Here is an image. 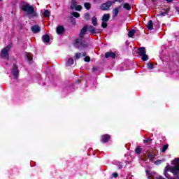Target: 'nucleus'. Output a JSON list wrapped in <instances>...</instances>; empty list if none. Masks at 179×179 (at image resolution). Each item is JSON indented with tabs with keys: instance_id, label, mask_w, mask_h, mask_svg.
I'll list each match as a JSON object with an SVG mask.
<instances>
[{
	"instance_id": "16",
	"label": "nucleus",
	"mask_w": 179,
	"mask_h": 179,
	"mask_svg": "<svg viewBox=\"0 0 179 179\" xmlns=\"http://www.w3.org/2000/svg\"><path fill=\"white\" fill-rule=\"evenodd\" d=\"M77 5L78 3L76 2V0H72L70 6V9H71V10H73V9L76 8Z\"/></svg>"
},
{
	"instance_id": "2",
	"label": "nucleus",
	"mask_w": 179,
	"mask_h": 179,
	"mask_svg": "<svg viewBox=\"0 0 179 179\" xmlns=\"http://www.w3.org/2000/svg\"><path fill=\"white\" fill-rule=\"evenodd\" d=\"M22 9L24 12H27L29 19H31V17H34V16H36V12L34 11V7H33V6L26 4L22 6Z\"/></svg>"
},
{
	"instance_id": "8",
	"label": "nucleus",
	"mask_w": 179,
	"mask_h": 179,
	"mask_svg": "<svg viewBox=\"0 0 179 179\" xmlns=\"http://www.w3.org/2000/svg\"><path fill=\"white\" fill-rule=\"evenodd\" d=\"M121 8L122 6H119L113 10V12H112L113 17H117V16H118V13H120V10H121Z\"/></svg>"
},
{
	"instance_id": "12",
	"label": "nucleus",
	"mask_w": 179,
	"mask_h": 179,
	"mask_svg": "<svg viewBox=\"0 0 179 179\" xmlns=\"http://www.w3.org/2000/svg\"><path fill=\"white\" fill-rule=\"evenodd\" d=\"M42 41L48 44V43H50V36L48 34L43 35L42 36Z\"/></svg>"
},
{
	"instance_id": "20",
	"label": "nucleus",
	"mask_w": 179,
	"mask_h": 179,
	"mask_svg": "<svg viewBox=\"0 0 179 179\" xmlns=\"http://www.w3.org/2000/svg\"><path fill=\"white\" fill-rule=\"evenodd\" d=\"M71 65H73V59L69 58L66 63V66H71Z\"/></svg>"
},
{
	"instance_id": "18",
	"label": "nucleus",
	"mask_w": 179,
	"mask_h": 179,
	"mask_svg": "<svg viewBox=\"0 0 179 179\" xmlns=\"http://www.w3.org/2000/svg\"><path fill=\"white\" fill-rule=\"evenodd\" d=\"M110 20V14H104L102 17V22H108Z\"/></svg>"
},
{
	"instance_id": "9",
	"label": "nucleus",
	"mask_w": 179,
	"mask_h": 179,
	"mask_svg": "<svg viewBox=\"0 0 179 179\" xmlns=\"http://www.w3.org/2000/svg\"><path fill=\"white\" fill-rule=\"evenodd\" d=\"M88 31H90V33H94V34H97V33H99V30L97 29H95L94 27L93 26H90L87 27Z\"/></svg>"
},
{
	"instance_id": "37",
	"label": "nucleus",
	"mask_w": 179,
	"mask_h": 179,
	"mask_svg": "<svg viewBox=\"0 0 179 179\" xmlns=\"http://www.w3.org/2000/svg\"><path fill=\"white\" fill-rule=\"evenodd\" d=\"M144 143H146L148 142H152V140L150 138H145L144 141H143Z\"/></svg>"
},
{
	"instance_id": "50",
	"label": "nucleus",
	"mask_w": 179,
	"mask_h": 179,
	"mask_svg": "<svg viewBox=\"0 0 179 179\" xmlns=\"http://www.w3.org/2000/svg\"><path fill=\"white\" fill-rule=\"evenodd\" d=\"M1 1H2V0H0V2H1Z\"/></svg>"
},
{
	"instance_id": "49",
	"label": "nucleus",
	"mask_w": 179,
	"mask_h": 179,
	"mask_svg": "<svg viewBox=\"0 0 179 179\" xmlns=\"http://www.w3.org/2000/svg\"><path fill=\"white\" fill-rule=\"evenodd\" d=\"M150 177H152V175H150Z\"/></svg>"
},
{
	"instance_id": "29",
	"label": "nucleus",
	"mask_w": 179,
	"mask_h": 179,
	"mask_svg": "<svg viewBox=\"0 0 179 179\" xmlns=\"http://www.w3.org/2000/svg\"><path fill=\"white\" fill-rule=\"evenodd\" d=\"M141 57L143 61H148V57L146 54L143 55L142 56H141Z\"/></svg>"
},
{
	"instance_id": "14",
	"label": "nucleus",
	"mask_w": 179,
	"mask_h": 179,
	"mask_svg": "<svg viewBox=\"0 0 179 179\" xmlns=\"http://www.w3.org/2000/svg\"><path fill=\"white\" fill-rule=\"evenodd\" d=\"M170 12V8H167L166 9H164V11L160 13L159 14H157V16H166Z\"/></svg>"
},
{
	"instance_id": "26",
	"label": "nucleus",
	"mask_w": 179,
	"mask_h": 179,
	"mask_svg": "<svg viewBox=\"0 0 179 179\" xmlns=\"http://www.w3.org/2000/svg\"><path fill=\"white\" fill-rule=\"evenodd\" d=\"M135 29L129 31L128 34L129 37H134V36L135 35Z\"/></svg>"
},
{
	"instance_id": "1",
	"label": "nucleus",
	"mask_w": 179,
	"mask_h": 179,
	"mask_svg": "<svg viewBox=\"0 0 179 179\" xmlns=\"http://www.w3.org/2000/svg\"><path fill=\"white\" fill-rule=\"evenodd\" d=\"M87 31V27H84L80 33V37L77 38L75 41V47L77 48H80L81 50H83L87 47V43H86V41L83 40L84 36L86 34V32Z\"/></svg>"
},
{
	"instance_id": "24",
	"label": "nucleus",
	"mask_w": 179,
	"mask_h": 179,
	"mask_svg": "<svg viewBox=\"0 0 179 179\" xmlns=\"http://www.w3.org/2000/svg\"><path fill=\"white\" fill-rule=\"evenodd\" d=\"M92 22L93 26H97V17L96 16H94L92 19Z\"/></svg>"
},
{
	"instance_id": "30",
	"label": "nucleus",
	"mask_w": 179,
	"mask_h": 179,
	"mask_svg": "<svg viewBox=\"0 0 179 179\" xmlns=\"http://www.w3.org/2000/svg\"><path fill=\"white\" fill-rule=\"evenodd\" d=\"M76 10H78V12H80L82 10V6L77 5L76 6V8H74Z\"/></svg>"
},
{
	"instance_id": "27",
	"label": "nucleus",
	"mask_w": 179,
	"mask_h": 179,
	"mask_svg": "<svg viewBox=\"0 0 179 179\" xmlns=\"http://www.w3.org/2000/svg\"><path fill=\"white\" fill-rule=\"evenodd\" d=\"M84 17H85V20H90V14H89V13H85V14H84Z\"/></svg>"
},
{
	"instance_id": "6",
	"label": "nucleus",
	"mask_w": 179,
	"mask_h": 179,
	"mask_svg": "<svg viewBox=\"0 0 179 179\" xmlns=\"http://www.w3.org/2000/svg\"><path fill=\"white\" fill-rule=\"evenodd\" d=\"M11 73L13 76L14 79H17V78H19V69L15 64L13 65V67L11 70Z\"/></svg>"
},
{
	"instance_id": "36",
	"label": "nucleus",
	"mask_w": 179,
	"mask_h": 179,
	"mask_svg": "<svg viewBox=\"0 0 179 179\" xmlns=\"http://www.w3.org/2000/svg\"><path fill=\"white\" fill-rule=\"evenodd\" d=\"M116 166H117L118 169H121L122 167V164H121V162H116Z\"/></svg>"
},
{
	"instance_id": "25",
	"label": "nucleus",
	"mask_w": 179,
	"mask_h": 179,
	"mask_svg": "<svg viewBox=\"0 0 179 179\" xmlns=\"http://www.w3.org/2000/svg\"><path fill=\"white\" fill-rule=\"evenodd\" d=\"M135 152L136 153V155H141V153L142 152V148L141 147H137L135 150Z\"/></svg>"
},
{
	"instance_id": "45",
	"label": "nucleus",
	"mask_w": 179,
	"mask_h": 179,
	"mask_svg": "<svg viewBox=\"0 0 179 179\" xmlns=\"http://www.w3.org/2000/svg\"><path fill=\"white\" fill-rule=\"evenodd\" d=\"M166 2H168V3L173 2V0H166Z\"/></svg>"
},
{
	"instance_id": "7",
	"label": "nucleus",
	"mask_w": 179,
	"mask_h": 179,
	"mask_svg": "<svg viewBox=\"0 0 179 179\" xmlns=\"http://www.w3.org/2000/svg\"><path fill=\"white\" fill-rule=\"evenodd\" d=\"M111 139V136L109 134H103L101 136V142L102 143H107Z\"/></svg>"
},
{
	"instance_id": "32",
	"label": "nucleus",
	"mask_w": 179,
	"mask_h": 179,
	"mask_svg": "<svg viewBox=\"0 0 179 179\" xmlns=\"http://www.w3.org/2000/svg\"><path fill=\"white\" fill-rule=\"evenodd\" d=\"M167 148H169V145H163L162 152H163L164 153V152H166V150H167Z\"/></svg>"
},
{
	"instance_id": "5",
	"label": "nucleus",
	"mask_w": 179,
	"mask_h": 179,
	"mask_svg": "<svg viewBox=\"0 0 179 179\" xmlns=\"http://www.w3.org/2000/svg\"><path fill=\"white\" fill-rule=\"evenodd\" d=\"M113 3H115V1H107L106 3H103L101 6V10H108V9H110V8L111 7V5H113Z\"/></svg>"
},
{
	"instance_id": "28",
	"label": "nucleus",
	"mask_w": 179,
	"mask_h": 179,
	"mask_svg": "<svg viewBox=\"0 0 179 179\" xmlns=\"http://www.w3.org/2000/svg\"><path fill=\"white\" fill-rule=\"evenodd\" d=\"M71 15H73L74 17H80V14L77 12H73L71 13Z\"/></svg>"
},
{
	"instance_id": "46",
	"label": "nucleus",
	"mask_w": 179,
	"mask_h": 179,
	"mask_svg": "<svg viewBox=\"0 0 179 179\" xmlns=\"http://www.w3.org/2000/svg\"><path fill=\"white\" fill-rule=\"evenodd\" d=\"M176 10H177V12L179 13V7H177V8H176Z\"/></svg>"
},
{
	"instance_id": "34",
	"label": "nucleus",
	"mask_w": 179,
	"mask_h": 179,
	"mask_svg": "<svg viewBox=\"0 0 179 179\" xmlns=\"http://www.w3.org/2000/svg\"><path fill=\"white\" fill-rule=\"evenodd\" d=\"M75 57H76V59H79V58L82 57V53H76Z\"/></svg>"
},
{
	"instance_id": "40",
	"label": "nucleus",
	"mask_w": 179,
	"mask_h": 179,
	"mask_svg": "<svg viewBox=\"0 0 179 179\" xmlns=\"http://www.w3.org/2000/svg\"><path fill=\"white\" fill-rule=\"evenodd\" d=\"M122 1H124V0H115L113 1L114 2H119V3H121V2H122Z\"/></svg>"
},
{
	"instance_id": "38",
	"label": "nucleus",
	"mask_w": 179,
	"mask_h": 179,
	"mask_svg": "<svg viewBox=\"0 0 179 179\" xmlns=\"http://www.w3.org/2000/svg\"><path fill=\"white\" fill-rule=\"evenodd\" d=\"M162 160H157L155 162V164H162Z\"/></svg>"
},
{
	"instance_id": "19",
	"label": "nucleus",
	"mask_w": 179,
	"mask_h": 179,
	"mask_svg": "<svg viewBox=\"0 0 179 179\" xmlns=\"http://www.w3.org/2000/svg\"><path fill=\"white\" fill-rule=\"evenodd\" d=\"M25 57L28 61H32L33 60V55L29 52L25 53Z\"/></svg>"
},
{
	"instance_id": "43",
	"label": "nucleus",
	"mask_w": 179,
	"mask_h": 179,
	"mask_svg": "<svg viewBox=\"0 0 179 179\" xmlns=\"http://www.w3.org/2000/svg\"><path fill=\"white\" fill-rule=\"evenodd\" d=\"M86 52H83V57H86Z\"/></svg>"
},
{
	"instance_id": "41",
	"label": "nucleus",
	"mask_w": 179,
	"mask_h": 179,
	"mask_svg": "<svg viewBox=\"0 0 179 179\" xmlns=\"http://www.w3.org/2000/svg\"><path fill=\"white\" fill-rule=\"evenodd\" d=\"M71 89V87H67L64 90V92H66L67 90H69Z\"/></svg>"
},
{
	"instance_id": "3",
	"label": "nucleus",
	"mask_w": 179,
	"mask_h": 179,
	"mask_svg": "<svg viewBox=\"0 0 179 179\" xmlns=\"http://www.w3.org/2000/svg\"><path fill=\"white\" fill-rule=\"evenodd\" d=\"M9 50H10V45H7L1 50V57L6 59H9Z\"/></svg>"
},
{
	"instance_id": "42",
	"label": "nucleus",
	"mask_w": 179,
	"mask_h": 179,
	"mask_svg": "<svg viewBox=\"0 0 179 179\" xmlns=\"http://www.w3.org/2000/svg\"><path fill=\"white\" fill-rule=\"evenodd\" d=\"M96 71H97V67H93L92 71L96 72Z\"/></svg>"
},
{
	"instance_id": "31",
	"label": "nucleus",
	"mask_w": 179,
	"mask_h": 179,
	"mask_svg": "<svg viewBox=\"0 0 179 179\" xmlns=\"http://www.w3.org/2000/svg\"><path fill=\"white\" fill-rule=\"evenodd\" d=\"M147 66H148V69H153L154 66H153V64H150V63H148L147 64Z\"/></svg>"
},
{
	"instance_id": "35",
	"label": "nucleus",
	"mask_w": 179,
	"mask_h": 179,
	"mask_svg": "<svg viewBox=\"0 0 179 179\" xmlns=\"http://www.w3.org/2000/svg\"><path fill=\"white\" fill-rule=\"evenodd\" d=\"M84 61H85V62H90V57H85L84 58Z\"/></svg>"
},
{
	"instance_id": "23",
	"label": "nucleus",
	"mask_w": 179,
	"mask_h": 179,
	"mask_svg": "<svg viewBox=\"0 0 179 179\" xmlns=\"http://www.w3.org/2000/svg\"><path fill=\"white\" fill-rule=\"evenodd\" d=\"M123 8L124 9H126V10H131V5H129L128 3H125L123 5Z\"/></svg>"
},
{
	"instance_id": "22",
	"label": "nucleus",
	"mask_w": 179,
	"mask_h": 179,
	"mask_svg": "<svg viewBox=\"0 0 179 179\" xmlns=\"http://www.w3.org/2000/svg\"><path fill=\"white\" fill-rule=\"evenodd\" d=\"M84 7L85 8V9L89 10L92 8V4H90V3H89V2H86L84 3Z\"/></svg>"
},
{
	"instance_id": "21",
	"label": "nucleus",
	"mask_w": 179,
	"mask_h": 179,
	"mask_svg": "<svg viewBox=\"0 0 179 179\" xmlns=\"http://www.w3.org/2000/svg\"><path fill=\"white\" fill-rule=\"evenodd\" d=\"M43 16L45 17H50L51 16V13L48 10H45L43 12Z\"/></svg>"
},
{
	"instance_id": "15",
	"label": "nucleus",
	"mask_w": 179,
	"mask_h": 179,
	"mask_svg": "<svg viewBox=\"0 0 179 179\" xmlns=\"http://www.w3.org/2000/svg\"><path fill=\"white\" fill-rule=\"evenodd\" d=\"M146 54V49L143 47H141L138 49V55L142 57V55H145Z\"/></svg>"
},
{
	"instance_id": "4",
	"label": "nucleus",
	"mask_w": 179,
	"mask_h": 179,
	"mask_svg": "<svg viewBox=\"0 0 179 179\" xmlns=\"http://www.w3.org/2000/svg\"><path fill=\"white\" fill-rule=\"evenodd\" d=\"M144 154L145 157H148L150 162H153L156 159V154L153 151H147Z\"/></svg>"
},
{
	"instance_id": "39",
	"label": "nucleus",
	"mask_w": 179,
	"mask_h": 179,
	"mask_svg": "<svg viewBox=\"0 0 179 179\" xmlns=\"http://www.w3.org/2000/svg\"><path fill=\"white\" fill-rule=\"evenodd\" d=\"M112 177H114V178H117L118 177V173H113Z\"/></svg>"
},
{
	"instance_id": "44",
	"label": "nucleus",
	"mask_w": 179,
	"mask_h": 179,
	"mask_svg": "<svg viewBox=\"0 0 179 179\" xmlns=\"http://www.w3.org/2000/svg\"><path fill=\"white\" fill-rule=\"evenodd\" d=\"M71 22H72L73 24H75L76 23V22L75 21V20H71Z\"/></svg>"
},
{
	"instance_id": "10",
	"label": "nucleus",
	"mask_w": 179,
	"mask_h": 179,
	"mask_svg": "<svg viewBox=\"0 0 179 179\" xmlns=\"http://www.w3.org/2000/svg\"><path fill=\"white\" fill-rule=\"evenodd\" d=\"M41 30V28L40 27V26L38 25H34L32 27H31V31L33 33H40V31Z\"/></svg>"
},
{
	"instance_id": "17",
	"label": "nucleus",
	"mask_w": 179,
	"mask_h": 179,
	"mask_svg": "<svg viewBox=\"0 0 179 179\" xmlns=\"http://www.w3.org/2000/svg\"><path fill=\"white\" fill-rule=\"evenodd\" d=\"M146 26H147V28L148 29V30H153V21H152V20L148 21Z\"/></svg>"
},
{
	"instance_id": "47",
	"label": "nucleus",
	"mask_w": 179,
	"mask_h": 179,
	"mask_svg": "<svg viewBox=\"0 0 179 179\" xmlns=\"http://www.w3.org/2000/svg\"><path fill=\"white\" fill-rule=\"evenodd\" d=\"M0 22H2V17L0 16Z\"/></svg>"
},
{
	"instance_id": "13",
	"label": "nucleus",
	"mask_w": 179,
	"mask_h": 179,
	"mask_svg": "<svg viewBox=\"0 0 179 179\" xmlns=\"http://www.w3.org/2000/svg\"><path fill=\"white\" fill-rule=\"evenodd\" d=\"M105 58H115V53L113 52H107L105 54Z\"/></svg>"
},
{
	"instance_id": "48",
	"label": "nucleus",
	"mask_w": 179,
	"mask_h": 179,
	"mask_svg": "<svg viewBox=\"0 0 179 179\" xmlns=\"http://www.w3.org/2000/svg\"><path fill=\"white\" fill-rule=\"evenodd\" d=\"M152 2H155V0H151Z\"/></svg>"
},
{
	"instance_id": "11",
	"label": "nucleus",
	"mask_w": 179,
	"mask_h": 179,
	"mask_svg": "<svg viewBox=\"0 0 179 179\" xmlns=\"http://www.w3.org/2000/svg\"><path fill=\"white\" fill-rule=\"evenodd\" d=\"M56 31L57 34L60 35L62 34L64 31H65V29L62 26H59L56 28Z\"/></svg>"
},
{
	"instance_id": "33",
	"label": "nucleus",
	"mask_w": 179,
	"mask_h": 179,
	"mask_svg": "<svg viewBox=\"0 0 179 179\" xmlns=\"http://www.w3.org/2000/svg\"><path fill=\"white\" fill-rule=\"evenodd\" d=\"M101 26H102V27H103V29H106V27H107V26H108L107 22L102 21Z\"/></svg>"
}]
</instances>
